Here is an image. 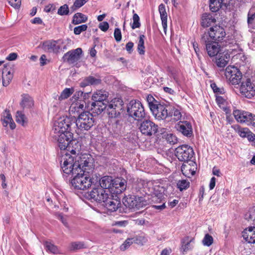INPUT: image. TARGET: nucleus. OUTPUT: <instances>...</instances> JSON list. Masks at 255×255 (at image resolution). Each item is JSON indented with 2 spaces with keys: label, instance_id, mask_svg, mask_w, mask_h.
<instances>
[{
  "label": "nucleus",
  "instance_id": "37",
  "mask_svg": "<svg viewBox=\"0 0 255 255\" xmlns=\"http://www.w3.org/2000/svg\"><path fill=\"white\" fill-rule=\"evenodd\" d=\"M4 118L2 120V125L3 127H7L9 125V127L11 129L15 128L16 125L13 122L10 114L8 112H5L4 114Z\"/></svg>",
  "mask_w": 255,
  "mask_h": 255
},
{
  "label": "nucleus",
  "instance_id": "49",
  "mask_svg": "<svg viewBox=\"0 0 255 255\" xmlns=\"http://www.w3.org/2000/svg\"><path fill=\"white\" fill-rule=\"evenodd\" d=\"M88 0H76L73 5L71 7V9H72L73 11H75L77 8L82 6Z\"/></svg>",
  "mask_w": 255,
  "mask_h": 255
},
{
  "label": "nucleus",
  "instance_id": "51",
  "mask_svg": "<svg viewBox=\"0 0 255 255\" xmlns=\"http://www.w3.org/2000/svg\"><path fill=\"white\" fill-rule=\"evenodd\" d=\"M133 242V239L128 238L121 246L120 249L121 251H124L127 250Z\"/></svg>",
  "mask_w": 255,
  "mask_h": 255
},
{
  "label": "nucleus",
  "instance_id": "25",
  "mask_svg": "<svg viewBox=\"0 0 255 255\" xmlns=\"http://www.w3.org/2000/svg\"><path fill=\"white\" fill-rule=\"evenodd\" d=\"M242 236L244 239L248 243H255V227H251L246 229L243 232Z\"/></svg>",
  "mask_w": 255,
  "mask_h": 255
},
{
  "label": "nucleus",
  "instance_id": "12",
  "mask_svg": "<svg viewBox=\"0 0 255 255\" xmlns=\"http://www.w3.org/2000/svg\"><path fill=\"white\" fill-rule=\"evenodd\" d=\"M176 129L183 135L190 137L193 135L191 124L187 121H180L175 126Z\"/></svg>",
  "mask_w": 255,
  "mask_h": 255
},
{
  "label": "nucleus",
  "instance_id": "64",
  "mask_svg": "<svg viewBox=\"0 0 255 255\" xmlns=\"http://www.w3.org/2000/svg\"><path fill=\"white\" fill-rule=\"evenodd\" d=\"M99 28L103 31H106L109 27V23L106 21H104L100 23Z\"/></svg>",
  "mask_w": 255,
  "mask_h": 255
},
{
  "label": "nucleus",
  "instance_id": "43",
  "mask_svg": "<svg viewBox=\"0 0 255 255\" xmlns=\"http://www.w3.org/2000/svg\"><path fill=\"white\" fill-rule=\"evenodd\" d=\"M74 92L73 88H65L58 97L59 101H62L69 98Z\"/></svg>",
  "mask_w": 255,
  "mask_h": 255
},
{
  "label": "nucleus",
  "instance_id": "31",
  "mask_svg": "<svg viewBox=\"0 0 255 255\" xmlns=\"http://www.w3.org/2000/svg\"><path fill=\"white\" fill-rule=\"evenodd\" d=\"M108 97V93L102 90H98L95 92L92 97V100L94 102L100 101L102 103H108L107 99Z\"/></svg>",
  "mask_w": 255,
  "mask_h": 255
},
{
  "label": "nucleus",
  "instance_id": "13",
  "mask_svg": "<svg viewBox=\"0 0 255 255\" xmlns=\"http://www.w3.org/2000/svg\"><path fill=\"white\" fill-rule=\"evenodd\" d=\"M164 128L160 129V144L168 146L175 144L178 142V138L172 133L165 132Z\"/></svg>",
  "mask_w": 255,
  "mask_h": 255
},
{
  "label": "nucleus",
  "instance_id": "56",
  "mask_svg": "<svg viewBox=\"0 0 255 255\" xmlns=\"http://www.w3.org/2000/svg\"><path fill=\"white\" fill-rule=\"evenodd\" d=\"M55 216L57 218L60 220L63 224L67 228L69 227L68 223L67 221V219L64 217L62 213H56L55 214Z\"/></svg>",
  "mask_w": 255,
  "mask_h": 255
},
{
  "label": "nucleus",
  "instance_id": "54",
  "mask_svg": "<svg viewBox=\"0 0 255 255\" xmlns=\"http://www.w3.org/2000/svg\"><path fill=\"white\" fill-rule=\"evenodd\" d=\"M238 134L242 137L248 138V136L252 132L248 128H240L238 130Z\"/></svg>",
  "mask_w": 255,
  "mask_h": 255
},
{
  "label": "nucleus",
  "instance_id": "11",
  "mask_svg": "<svg viewBox=\"0 0 255 255\" xmlns=\"http://www.w3.org/2000/svg\"><path fill=\"white\" fill-rule=\"evenodd\" d=\"M225 76L233 85L238 84L242 78V73L234 66H228L225 71Z\"/></svg>",
  "mask_w": 255,
  "mask_h": 255
},
{
  "label": "nucleus",
  "instance_id": "29",
  "mask_svg": "<svg viewBox=\"0 0 255 255\" xmlns=\"http://www.w3.org/2000/svg\"><path fill=\"white\" fill-rule=\"evenodd\" d=\"M215 63L220 68L225 67L230 60V56L228 53H220L216 56Z\"/></svg>",
  "mask_w": 255,
  "mask_h": 255
},
{
  "label": "nucleus",
  "instance_id": "38",
  "mask_svg": "<svg viewBox=\"0 0 255 255\" xmlns=\"http://www.w3.org/2000/svg\"><path fill=\"white\" fill-rule=\"evenodd\" d=\"M195 167L192 168L190 164H183L181 166V171L184 175L190 177L195 173Z\"/></svg>",
  "mask_w": 255,
  "mask_h": 255
},
{
  "label": "nucleus",
  "instance_id": "6",
  "mask_svg": "<svg viewBox=\"0 0 255 255\" xmlns=\"http://www.w3.org/2000/svg\"><path fill=\"white\" fill-rule=\"evenodd\" d=\"M127 112L129 116L137 121L141 120L145 116L142 105L138 101L134 100H131L128 104Z\"/></svg>",
  "mask_w": 255,
  "mask_h": 255
},
{
  "label": "nucleus",
  "instance_id": "32",
  "mask_svg": "<svg viewBox=\"0 0 255 255\" xmlns=\"http://www.w3.org/2000/svg\"><path fill=\"white\" fill-rule=\"evenodd\" d=\"M243 116L241 124H245L248 126L255 127V115L246 111V114H244Z\"/></svg>",
  "mask_w": 255,
  "mask_h": 255
},
{
  "label": "nucleus",
  "instance_id": "62",
  "mask_svg": "<svg viewBox=\"0 0 255 255\" xmlns=\"http://www.w3.org/2000/svg\"><path fill=\"white\" fill-rule=\"evenodd\" d=\"M255 18V11L253 12V9H250L248 14V23L249 24L252 23L254 19Z\"/></svg>",
  "mask_w": 255,
  "mask_h": 255
},
{
  "label": "nucleus",
  "instance_id": "46",
  "mask_svg": "<svg viewBox=\"0 0 255 255\" xmlns=\"http://www.w3.org/2000/svg\"><path fill=\"white\" fill-rule=\"evenodd\" d=\"M189 185L190 182L185 179L179 180L177 183V187L181 191L187 189Z\"/></svg>",
  "mask_w": 255,
  "mask_h": 255
},
{
  "label": "nucleus",
  "instance_id": "63",
  "mask_svg": "<svg viewBox=\"0 0 255 255\" xmlns=\"http://www.w3.org/2000/svg\"><path fill=\"white\" fill-rule=\"evenodd\" d=\"M56 10V6L54 4H49L44 7V11L46 12H53Z\"/></svg>",
  "mask_w": 255,
  "mask_h": 255
},
{
  "label": "nucleus",
  "instance_id": "26",
  "mask_svg": "<svg viewBox=\"0 0 255 255\" xmlns=\"http://www.w3.org/2000/svg\"><path fill=\"white\" fill-rule=\"evenodd\" d=\"M194 238L189 236H186L182 239L181 251L183 254L192 250L193 248V243H194Z\"/></svg>",
  "mask_w": 255,
  "mask_h": 255
},
{
  "label": "nucleus",
  "instance_id": "2",
  "mask_svg": "<svg viewBox=\"0 0 255 255\" xmlns=\"http://www.w3.org/2000/svg\"><path fill=\"white\" fill-rule=\"evenodd\" d=\"M94 165L91 169L86 167V169L82 167V171H76L74 173V177L71 180V183L74 189L78 190H85L93 186V184L97 183L98 180L95 178H91L89 174L92 172Z\"/></svg>",
  "mask_w": 255,
  "mask_h": 255
},
{
  "label": "nucleus",
  "instance_id": "27",
  "mask_svg": "<svg viewBox=\"0 0 255 255\" xmlns=\"http://www.w3.org/2000/svg\"><path fill=\"white\" fill-rule=\"evenodd\" d=\"M58 41L48 40L44 42L42 44V48L48 52H53L58 53L60 48V46L57 45Z\"/></svg>",
  "mask_w": 255,
  "mask_h": 255
},
{
  "label": "nucleus",
  "instance_id": "4",
  "mask_svg": "<svg viewBox=\"0 0 255 255\" xmlns=\"http://www.w3.org/2000/svg\"><path fill=\"white\" fill-rule=\"evenodd\" d=\"M67 135L62 134L58 139V145L61 150H67L74 155L80 153V143L76 139H73L72 132H68Z\"/></svg>",
  "mask_w": 255,
  "mask_h": 255
},
{
  "label": "nucleus",
  "instance_id": "22",
  "mask_svg": "<svg viewBox=\"0 0 255 255\" xmlns=\"http://www.w3.org/2000/svg\"><path fill=\"white\" fill-rule=\"evenodd\" d=\"M173 107L160 101V119L164 120L172 116Z\"/></svg>",
  "mask_w": 255,
  "mask_h": 255
},
{
  "label": "nucleus",
  "instance_id": "33",
  "mask_svg": "<svg viewBox=\"0 0 255 255\" xmlns=\"http://www.w3.org/2000/svg\"><path fill=\"white\" fill-rule=\"evenodd\" d=\"M243 116L241 124H245L248 126L255 127V115L246 111V114H244Z\"/></svg>",
  "mask_w": 255,
  "mask_h": 255
},
{
  "label": "nucleus",
  "instance_id": "58",
  "mask_svg": "<svg viewBox=\"0 0 255 255\" xmlns=\"http://www.w3.org/2000/svg\"><path fill=\"white\" fill-rule=\"evenodd\" d=\"M84 245L82 242H73L71 244V250H79L84 248Z\"/></svg>",
  "mask_w": 255,
  "mask_h": 255
},
{
  "label": "nucleus",
  "instance_id": "24",
  "mask_svg": "<svg viewBox=\"0 0 255 255\" xmlns=\"http://www.w3.org/2000/svg\"><path fill=\"white\" fill-rule=\"evenodd\" d=\"M11 67L9 65H4L2 71V85L7 86L12 79L13 75L11 72Z\"/></svg>",
  "mask_w": 255,
  "mask_h": 255
},
{
  "label": "nucleus",
  "instance_id": "35",
  "mask_svg": "<svg viewBox=\"0 0 255 255\" xmlns=\"http://www.w3.org/2000/svg\"><path fill=\"white\" fill-rule=\"evenodd\" d=\"M101 83V80L99 78H96L93 76H88L81 82L80 85L82 87H85L88 85H97Z\"/></svg>",
  "mask_w": 255,
  "mask_h": 255
},
{
  "label": "nucleus",
  "instance_id": "21",
  "mask_svg": "<svg viewBox=\"0 0 255 255\" xmlns=\"http://www.w3.org/2000/svg\"><path fill=\"white\" fill-rule=\"evenodd\" d=\"M206 49L208 54L210 57H214L217 56L220 53L221 46L218 42L216 41H211L208 42L206 45Z\"/></svg>",
  "mask_w": 255,
  "mask_h": 255
},
{
  "label": "nucleus",
  "instance_id": "39",
  "mask_svg": "<svg viewBox=\"0 0 255 255\" xmlns=\"http://www.w3.org/2000/svg\"><path fill=\"white\" fill-rule=\"evenodd\" d=\"M167 13L165 11L164 5L163 4H160V19L162 21V25L165 34H166L167 31Z\"/></svg>",
  "mask_w": 255,
  "mask_h": 255
},
{
  "label": "nucleus",
  "instance_id": "9",
  "mask_svg": "<svg viewBox=\"0 0 255 255\" xmlns=\"http://www.w3.org/2000/svg\"><path fill=\"white\" fill-rule=\"evenodd\" d=\"M175 154L179 160L186 162L191 159L194 152L192 147L184 144L179 146L175 149Z\"/></svg>",
  "mask_w": 255,
  "mask_h": 255
},
{
  "label": "nucleus",
  "instance_id": "17",
  "mask_svg": "<svg viewBox=\"0 0 255 255\" xmlns=\"http://www.w3.org/2000/svg\"><path fill=\"white\" fill-rule=\"evenodd\" d=\"M225 29L220 25H215L210 28V37L215 41H221L225 38Z\"/></svg>",
  "mask_w": 255,
  "mask_h": 255
},
{
  "label": "nucleus",
  "instance_id": "52",
  "mask_svg": "<svg viewBox=\"0 0 255 255\" xmlns=\"http://www.w3.org/2000/svg\"><path fill=\"white\" fill-rule=\"evenodd\" d=\"M213 242V237L208 234L205 235L203 240V244L208 247L211 246Z\"/></svg>",
  "mask_w": 255,
  "mask_h": 255
},
{
  "label": "nucleus",
  "instance_id": "60",
  "mask_svg": "<svg viewBox=\"0 0 255 255\" xmlns=\"http://www.w3.org/2000/svg\"><path fill=\"white\" fill-rule=\"evenodd\" d=\"M9 4L15 9H18L21 5V0H7Z\"/></svg>",
  "mask_w": 255,
  "mask_h": 255
},
{
  "label": "nucleus",
  "instance_id": "19",
  "mask_svg": "<svg viewBox=\"0 0 255 255\" xmlns=\"http://www.w3.org/2000/svg\"><path fill=\"white\" fill-rule=\"evenodd\" d=\"M95 180H98L97 183L93 184L94 186H100L101 188L103 189H109L111 187L113 183V180L110 176H104L100 178V176H95Z\"/></svg>",
  "mask_w": 255,
  "mask_h": 255
},
{
  "label": "nucleus",
  "instance_id": "48",
  "mask_svg": "<svg viewBox=\"0 0 255 255\" xmlns=\"http://www.w3.org/2000/svg\"><path fill=\"white\" fill-rule=\"evenodd\" d=\"M69 13V8L67 4L61 6L57 11V14L63 16L68 15Z\"/></svg>",
  "mask_w": 255,
  "mask_h": 255
},
{
  "label": "nucleus",
  "instance_id": "50",
  "mask_svg": "<svg viewBox=\"0 0 255 255\" xmlns=\"http://www.w3.org/2000/svg\"><path fill=\"white\" fill-rule=\"evenodd\" d=\"M133 23L131 26L132 29H134L139 28L140 26V23L139 22V17L136 13H134L132 17Z\"/></svg>",
  "mask_w": 255,
  "mask_h": 255
},
{
  "label": "nucleus",
  "instance_id": "20",
  "mask_svg": "<svg viewBox=\"0 0 255 255\" xmlns=\"http://www.w3.org/2000/svg\"><path fill=\"white\" fill-rule=\"evenodd\" d=\"M157 184L158 183L155 182L154 183L150 184L149 185V193L146 192L143 189L139 187V186L141 185V184H138V188L137 187H135V190H136V192L137 193L139 192L140 194H141L142 195H143L144 193H145L146 194L153 195H154L155 197H158L159 195V185H158Z\"/></svg>",
  "mask_w": 255,
  "mask_h": 255
},
{
  "label": "nucleus",
  "instance_id": "47",
  "mask_svg": "<svg viewBox=\"0 0 255 255\" xmlns=\"http://www.w3.org/2000/svg\"><path fill=\"white\" fill-rule=\"evenodd\" d=\"M245 219L248 221H255V206L250 209L245 216Z\"/></svg>",
  "mask_w": 255,
  "mask_h": 255
},
{
  "label": "nucleus",
  "instance_id": "45",
  "mask_svg": "<svg viewBox=\"0 0 255 255\" xmlns=\"http://www.w3.org/2000/svg\"><path fill=\"white\" fill-rule=\"evenodd\" d=\"M246 114V111L240 110H235L233 111V115L236 121L240 123H241L242 119L244 117V114Z\"/></svg>",
  "mask_w": 255,
  "mask_h": 255
},
{
  "label": "nucleus",
  "instance_id": "23",
  "mask_svg": "<svg viewBox=\"0 0 255 255\" xmlns=\"http://www.w3.org/2000/svg\"><path fill=\"white\" fill-rule=\"evenodd\" d=\"M106 107L107 103H102L100 101H98V102L93 101L91 104L89 110L92 112L91 114L93 115L95 114L96 116L101 114L106 109Z\"/></svg>",
  "mask_w": 255,
  "mask_h": 255
},
{
  "label": "nucleus",
  "instance_id": "14",
  "mask_svg": "<svg viewBox=\"0 0 255 255\" xmlns=\"http://www.w3.org/2000/svg\"><path fill=\"white\" fill-rule=\"evenodd\" d=\"M240 90L242 95L247 98L251 99L255 96V86L251 83L250 79L242 82Z\"/></svg>",
  "mask_w": 255,
  "mask_h": 255
},
{
  "label": "nucleus",
  "instance_id": "40",
  "mask_svg": "<svg viewBox=\"0 0 255 255\" xmlns=\"http://www.w3.org/2000/svg\"><path fill=\"white\" fill-rule=\"evenodd\" d=\"M87 20V17L84 14L77 12L73 16L72 23L75 25L85 22Z\"/></svg>",
  "mask_w": 255,
  "mask_h": 255
},
{
  "label": "nucleus",
  "instance_id": "18",
  "mask_svg": "<svg viewBox=\"0 0 255 255\" xmlns=\"http://www.w3.org/2000/svg\"><path fill=\"white\" fill-rule=\"evenodd\" d=\"M112 125L110 132L114 136H118L123 132V120L119 119H113L111 121Z\"/></svg>",
  "mask_w": 255,
  "mask_h": 255
},
{
  "label": "nucleus",
  "instance_id": "28",
  "mask_svg": "<svg viewBox=\"0 0 255 255\" xmlns=\"http://www.w3.org/2000/svg\"><path fill=\"white\" fill-rule=\"evenodd\" d=\"M112 186L115 188V192L117 194H120L125 191L127 187V181L123 179L118 178L113 181Z\"/></svg>",
  "mask_w": 255,
  "mask_h": 255
},
{
  "label": "nucleus",
  "instance_id": "34",
  "mask_svg": "<svg viewBox=\"0 0 255 255\" xmlns=\"http://www.w3.org/2000/svg\"><path fill=\"white\" fill-rule=\"evenodd\" d=\"M216 19L212 15L208 13H204L202 17L201 25L204 27L211 26L216 23Z\"/></svg>",
  "mask_w": 255,
  "mask_h": 255
},
{
  "label": "nucleus",
  "instance_id": "53",
  "mask_svg": "<svg viewBox=\"0 0 255 255\" xmlns=\"http://www.w3.org/2000/svg\"><path fill=\"white\" fill-rule=\"evenodd\" d=\"M88 26L86 24H83L74 28V33L76 35H79L81 32L85 31L87 30Z\"/></svg>",
  "mask_w": 255,
  "mask_h": 255
},
{
  "label": "nucleus",
  "instance_id": "10",
  "mask_svg": "<svg viewBox=\"0 0 255 255\" xmlns=\"http://www.w3.org/2000/svg\"><path fill=\"white\" fill-rule=\"evenodd\" d=\"M123 101L119 99H114L110 103H107L106 109L109 117L113 119L120 115L122 108Z\"/></svg>",
  "mask_w": 255,
  "mask_h": 255
},
{
  "label": "nucleus",
  "instance_id": "59",
  "mask_svg": "<svg viewBox=\"0 0 255 255\" xmlns=\"http://www.w3.org/2000/svg\"><path fill=\"white\" fill-rule=\"evenodd\" d=\"M172 116H173V120L174 121H178L180 120L182 117L181 112L177 109H175L174 107Z\"/></svg>",
  "mask_w": 255,
  "mask_h": 255
},
{
  "label": "nucleus",
  "instance_id": "42",
  "mask_svg": "<svg viewBox=\"0 0 255 255\" xmlns=\"http://www.w3.org/2000/svg\"><path fill=\"white\" fill-rule=\"evenodd\" d=\"M43 245L46 249L47 251H49V252L54 254H56L59 253V250L57 247L54 245L51 242L46 241L43 242Z\"/></svg>",
  "mask_w": 255,
  "mask_h": 255
},
{
  "label": "nucleus",
  "instance_id": "57",
  "mask_svg": "<svg viewBox=\"0 0 255 255\" xmlns=\"http://www.w3.org/2000/svg\"><path fill=\"white\" fill-rule=\"evenodd\" d=\"M209 38H210V30L208 32H204V33L201 36V42L206 45L207 43L210 42L209 41Z\"/></svg>",
  "mask_w": 255,
  "mask_h": 255
},
{
  "label": "nucleus",
  "instance_id": "61",
  "mask_svg": "<svg viewBox=\"0 0 255 255\" xmlns=\"http://www.w3.org/2000/svg\"><path fill=\"white\" fill-rule=\"evenodd\" d=\"M114 37L117 42H120L122 39V34L120 28H116L114 31Z\"/></svg>",
  "mask_w": 255,
  "mask_h": 255
},
{
  "label": "nucleus",
  "instance_id": "44",
  "mask_svg": "<svg viewBox=\"0 0 255 255\" xmlns=\"http://www.w3.org/2000/svg\"><path fill=\"white\" fill-rule=\"evenodd\" d=\"M26 117L24 114L21 111H17L16 115V121L22 126H24L26 123Z\"/></svg>",
  "mask_w": 255,
  "mask_h": 255
},
{
  "label": "nucleus",
  "instance_id": "7",
  "mask_svg": "<svg viewBox=\"0 0 255 255\" xmlns=\"http://www.w3.org/2000/svg\"><path fill=\"white\" fill-rule=\"evenodd\" d=\"M123 202L125 206L133 210H138L146 204L144 198L138 195H129L123 199Z\"/></svg>",
  "mask_w": 255,
  "mask_h": 255
},
{
  "label": "nucleus",
  "instance_id": "8",
  "mask_svg": "<svg viewBox=\"0 0 255 255\" xmlns=\"http://www.w3.org/2000/svg\"><path fill=\"white\" fill-rule=\"evenodd\" d=\"M93 186V189L90 192L87 193L86 196L92 202L103 203L108 198L109 194L106 193V190L100 187Z\"/></svg>",
  "mask_w": 255,
  "mask_h": 255
},
{
  "label": "nucleus",
  "instance_id": "30",
  "mask_svg": "<svg viewBox=\"0 0 255 255\" xmlns=\"http://www.w3.org/2000/svg\"><path fill=\"white\" fill-rule=\"evenodd\" d=\"M108 196H109V195ZM103 205L108 210L111 212H114L118 209L120 205H121V202L119 200L111 199L108 197V198H107L105 201L103 202Z\"/></svg>",
  "mask_w": 255,
  "mask_h": 255
},
{
  "label": "nucleus",
  "instance_id": "16",
  "mask_svg": "<svg viewBox=\"0 0 255 255\" xmlns=\"http://www.w3.org/2000/svg\"><path fill=\"white\" fill-rule=\"evenodd\" d=\"M157 125L150 120L143 121L140 126L139 129L142 134L147 135H151L157 131Z\"/></svg>",
  "mask_w": 255,
  "mask_h": 255
},
{
  "label": "nucleus",
  "instance_id": "1",
  "mask_svg": "<svg viewBox=\"0 0 255 255\" xmlns=\"http://www.w3.org/2000/svg\"><path fill=\"white\" fill-rule=\"evenodd\" d=\"M61 167L63 172L66 174H72L76 171H82V167L86 169V167L91 169L93 166L94 159L90 155L83 154L82 156H71L67 152L59 158Z\"/></svg>",
  "mask_w": 255,
  "mask_h": 255
},
{
  "label": "nucleus",
  "instance_id": "36",
  "mask_svg": "<svg viewBox=\"0 0 255 255\" xmlns=\"http://www.w3.org/2000/svg\"><path fill=\"white\" fill-rule=\"evenodd\" d=\"M20 105L23 108H31L34 105L33 98L28 94H23Z\"/></svg>",
  "mask_w": 255,
  "mask_h": 255
},
{
  "label": "nucleus",
  "instance_id": "15",
  "mask_svg": "<svg viewBox=\"0 0 255 255\" xmlns=\"http://www.w3.org/2000/svg\"><path fill=\"white\" fill-rule=\"evenodd\" d=\"M82 50L81 48L69 51L63 56L64 62L69 64H74L77 62L81 58Z\"/></svg>",
  "mask_w": 255,
  "mask_h": 255
},
{
  "label": "nucleus",
  "instance_id": "3",
  "mask_svg": "<svg viewBox=\"0 0 255 255\" xmlns=\"http://www.w3.org/2000/svg\"><path fill=\"white\" fill-rule=\"evenodd\" d=\"M75 127V119L70 117H63L54 123L52 129L53 137L58 141L61 135H67L68 132H72V128Z\"/></svg>",
  "mask_w": 255,
  "mask_h": 255
},
{
  "label": "nucleus",
  "instance_id": "41",
  "mask_svg": "<svg viewBox=\"0 0 255 255\" xmlns=\"http://www.w3.org/2000/svg\"><path fill=\"white\" fill-rule=\"evenodd\" d=\"M224 0H210V9L212 12H216L221 7Z\"/></svg>",
  "mask_w": 255,
  "mask_h": 255
},
{
  "label": "nucleus",
  "instance_id": "5",
  "mask_svg": "<svg viewBox=\"0 0 255 255\" xmlns=\"http://www.w3.org/2000/svg\"><path fill=\"white\" fill-rule=\"evenodd\" d=\"M95 122L94 115L89 112H83L75 120V126L81 131H88L94 126Z\"/></svg>",
  "mask_w": 255,
  "mask_h": 255
},
{
  "label": "nucleus",
  "instance_id": "55",
  "mask_svg": "<svg viewBox=\"0 0 255 255\" xmlns=\"http://www.w3.org/2000/svg\"><path fill=\"white\" fill-rule=\"evenodd\" d=\"M159 104L158 103L155 104H150L148 105L150 111L152 112L153 115H154L155 118H157V115L158 114V105Z\"/></svg>",
  "mask_w": 255,
  "mask_h": 255
}]
</instances>
